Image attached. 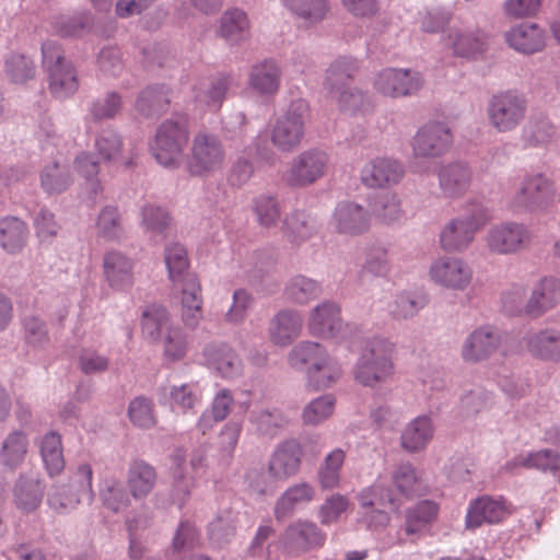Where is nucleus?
<instances>
[{"instance_id":"f257e3e1","label":"nucleus","mask_w":560,"mask_h":560,"mask_svg":"<svg viewBox=\"0 0 560 560\" xmlns=\"http://www.w3.org/2000/svg\"><path fill=\"white\" fill-rule=\"evenodd\" d=\"M164 260L168 279L182 292V318L189 328H195L202 318L201 285L197 276L189 271L186 248L172 243L165 247Z\"/></svg>"},{"instance_id":"f03ea898","label":"nucleus","mask_w":560,"mask_h":560,"mask_svg":"<svg viewBox=\"0 0 560 560\" xmlns=\"http://www.w3.org/2000/svg\"><path fill=\"white\" fill-rule=\"evenodd\" d=\"M394 350L395 345L388 338H369L353 366L354 381L369 388L389 382L395 373Z\"/></svg>"},{"instance_id":"7ed1b4c3","label":"nucleus","mask_w":560,"mask_h":560,"mask_svg":"<svg viewBox=\"0 0 560 560\" xmlns=\"http://www.w3.org/2000/svg\"><path fill=\"white\" fill-rule=\"evenodd\" d=\"M188 140V119L185 115H177L164 120L158 127L149 150L159 164L176 168L183 161Z\"/></svg>"},{"instance_id":"20e7f679","label":"nucleus","mask_w":560,"mask_h":560,"mask_svg":"<svg viewBox=\"0 0 560 560\" xmlns=\"http://www.w3.org/2000/svg\"><path fill=\"white\" fill-rule=\"evenodd\" d=\"M310 115V106L305 100L292 101L270 126L272 145L282 153L295 151L304 140Z\"/></svg>"},{"instance_id":"39448f33","label":"nucleus","mask_w":560,"mask_h":560,"mask_svg":"<svg viewBox=\"0 0 560 560\" xmlns=\"http://www.w3.org/2000/svg\"><path fill=\"white\" fill-rule=\"evenodd\" d=\"M555 197V183L544 172L525 171L515 185L509 201L514 213L536 212L546 210Z\"/></svg>"},{"instance_id":"423d86ee","label":"nucleus","mask_w":560,"mask_h":560,"mask_svg":"<svg viewBox=\"0 0 560 560\" xmlns=\"http://www.w3.org/2000/svg\"><path fill=\"white\" fill-rule=\"evenodd\" d=\"M42 63L48 74V86L54 97L63 100L77 92V70L71 61L66 59L58 43L47 40L42 44Z\"/></svg>"},{"instance_id":"0eeeda50","label":"nucleus","mask_w":560,"mask_h":560,"mask_svg":"<svg viewBox=\"0 0 560 560\" xmlns=\"http://www.w3.org/2000/svg\"><path fill=\"white\" fill-rule=\"evenodd\" d=\"M526 113L525 95L514 90L494 94L487 106L491 127L501 133L514 131L524 121Z\"/></svg>"},{"instance_id":"6e6552de","label":"nucleus","mask_w":560,"mask_h":560,"mask_svg":"<svg viewBox=\"0 0 560 560\" xmlns=\"http://www.w3.org/2000/svg\"><path fill=\"white\" fill-rule=\"evenodd\" d=\"M224 161L225 149L218 136L206 131L194 136L186 164L190 175H209L220 170Z\"/></svg>"},{"instance_id":"1a4fd4ad","label":"nucleus","mask_w":560,"mask_h":560,"mask_svg":"<svg viewBox=\"0 0 560 560\" xmlns=\"http://www.w3.org/2000/svg\"><path fill=\"white\" fill-rule=\"evenodd\" d=\"M530 240V230L524 223L516 221L493 224L485 235L486 247L493 255L516 254L524 249Z\"/></svg>"},{"instance_id":"9d476101","label":"nucleus","mask_w":560,"mask_h":560,"mask_svg":"<svg viewBox=\"0 0 560 560\" xmlns=\"http://www.w3.org/2000/svg\"><path fill=\"white\" fill-rule=\"evenodd\" d=\"M330 164L329 154L320 149H308L298 154L290 163L283 178L293 187H306L322 178Z\"/></svg>"},{"instance_id":"9b49d317","label":"nucleus","mask_w":560,"mask_h":560,"mask_svg":"<svg viewBox=\"0 0 560 560\" xmlns=\"http://www.w3.org/2000/svg\"><path fill=\"white\" fill-rule=\"evenodd\" d=\"M453 144L450 126L440 120H430L415 133L411 147L416 159H435L443 156Z\"/></svg>"},{"instance_id":"f8f14e48","label":"nucleus","mask_w":560,"mask_h":560,"mask_svg":"<svg viewBox=\"0 0 560 560\" xmlns=\"http://www.w3.org/2000/svg\"><path fill=\"white\" fill-rule=\"evenodd\" d=\"M472 276L471 267L458 257H439L429 268V278L433 283L454 291H465L470 285Z\"/></svg>"},{"instance_id":"ddd939ff","label":"nucleus","mask_w":560,"mask_h":560,"mask_svg":"<svg viewBox=\"0 0 560 560\" xmlns=\"http://www.w3.org/2000/svg\"><path fill=\"white\" fill-rule=\"evenodd\" d=\"M423 84L419 71L400 68L381 70L373 81L374 89L384 96L401 97L416 94Z\"/></svg>"},{"instance_id":"4468645a","label":"nucleus","mask_w":560,"mask_h":560,"mask_svg":"<svg viewBox=\"0 0 560 560\" xmlns=\"http://www.w3.org/2000/svg\"><path fill=\"white\" fill-rule=\"evenodd\" d=\"M503 336L491 325H482L471 330L460 348L466 363H478L491 358L502 346Z\"/></svg>"},{"instance_id":"2eb2a0df","label":"nucleus","mask_w":560,"mask_h":560,"mask_svg":"<svg viewBox=\"0 0 560 560\" xmlns=\"http://www.w3.org/2000/svg\"><path fill=\"white\" fill-rule=\"evenodd\" d=\"M488 34L478 26H452L444 37L445 45L456 57L477 59L488 50Z\"/></svg>"},{"instance_id":"dca6fc26","label":"nucleus","mask_w":560,"mask_h":560,"mask_svg":"<svg viewBox=\"0 0 560 560\" xmlns=\"http://www.w3.org/2000/svg\"><path fill=\"white\" fill-rule=\"evenodd\" d=\"M512 511L513 505L502 495H481L469 504L465 518L466 528L476 529L483 523H499Z\"/></svg>"},{"instance_id":"f3484780","label":"nucleus","mask_w":560,"mask_h":560,"mask_svg":"<svg viewBox=\"0 0 560 560\" xmlns=\"http://www.w3.org/2000/svg\"><path fill=\"white\" fill-rule=\"evenodd\" d=\"M304 457V448L295 439L279 443L269 459L268 475L273 480L284 481L298 474Z\"/></svg>"},{"instance_id":"a211bd4d","label":"nucleus","mask_w":560,"mask_h":560,"mask_svg":"<svg viewBox=\"0 0 560 560\" xmlns=\"http://www.w3.org/2000/svg\"><path fill=\"white\" fill-rule=\"evenodd\" d=\"M408 492H362L360 503L364 511V518L369 528L384 527L389 522L388 510L397 511L398 495Z\"/></svg>"},{"instance_id":"6ab92c4d","label":"nucleus","mask_w":560,"mask_h":560,"mask_svg":"<svg viewBox=\"0 0 560 560\" xmlns=\"http://www.w3.org/2000/svg\"><path fill=\"white\" fill-rule=\"evenodd\" d=\"M103 275L114 290L125 291L133 284V260L118 249H109L103 256Z\"/></svg>"},{"instance_id":"aec40b11","label":"nucleus","mask_w":560,"mask_h":560,"mask_svg":"<svg viewBox=\"0 0 560 560\" xmlns=\"http://www.w3.org/2000/svg\"><path fill=\"white\" fill-rule=\"evenodd\" d=\"M330 224L340 234L359 235L369 230L370 214L355 202L341 201L335 208Z\"/></svg>"},{"instance_id":"412c9836","label":"nucleus","mask_w":560,"mask_h":560,"mask_svg":"<svg viewBox=\"0 0 560 560\" xmlns=\"http://www.w3.org/2000/svg\"><path fill=\"white\" fill-rule=\"evenodd\" d=\"M282 540L290 551L306 552L322 547L326 535L315 523L298 520L287 527Z\"/></svg>"},{"instance_id":"4be33fe9","label":"nucleus","mask_w":560,"mask_h":560,"mask_svg":"<svg viewBox=\"0 0 560 560\" xmlns=\"http://www.w3.org/2000/svg\"><path fill=\"white\" fill-rule=\"evenodd\" d=\"M343 324L340 318L339 306L330 301H325L313 308L308 318V329L312 335L342 339Z\"/></svg>"},{"instance_id":"5701e85b","label":"nucleus","mask_w":560,"mask_h":560,"mask_svg":"<svg viewBox=\"0 0 560 560\" xmlns=\"http://www.w3.org/2000/svg\"><path fill=\"white\" fill-rule=\"evenodd\" d=\"M402 165L389 158H375L361 171V179L369 187H385L398 184L404 177Z\"/></svg>"},{"instance_id":"b1692460","label":"nucleus","mask_w":560,"mask_h":560,"mask_svg":"<svg viewBox=\"0 0 560 560\" xmlns=\"http://www.w3.org/2000/svg\"><path fill=\"white\" fill-rule=\"evenodd\" d=\"M505 40L514 50L533 55L546 46L547 33L536 23H520L505 33Z\"/></svg>"},{"instance_id":"393cba45","label":"nucleus","mask_w":560,"mask_h":560,"mask_svg":"<svg viewBox=\"0 0 560 560\" xmlns=\"http://www.w3.org/2000/svg\"><path fill=\"white\" fill-rule=\"evenodd\" d=\"M557 139L558 128L544 113L530 115L520 136L524 148H546Z\"/></svg>"},{"instance_id":"a878e982","label":"nucleus","mask_w":560,"mask_h":560,"mask_svg":"<svg viewBox=\"0 0 560 560\" xmlns=\"http://www.w3.org/2000/svg\"><path fill=\"white\" fill-rule=\"evenodd\" d=\"M206 364L224 378H235L242 374V361L226 343H209L203 348Z\"/></svg>"},{"instance_id":"bb28decb","label":"nucleus","mask_w":560,"mask_h":560,"mask_svg":"<svg viewBox=\"0 0 560 560\" xmlns=\"http://www.w3.org/2000/svg\"><path fill=\"white\" fill-rule=\"evenodd\" d=\"M560 303V279L545 277L534 287L530 298L524 306V312L534 317L553 308Z\"/></svg>"},{"instance_id":"cd10ccee","label":"nucleus","mask_w":560,"mask_h":560,"mask_svg":"<svg viewBox=\"0 0 560 560\" xmlns=\"http://www.w3.org/2000/svg\"><path fill=\"white\" fill-rule=\"evenodd\" d=\"M302 315L294 310H281L270 320L268 332L270 340L280 347L289 346L301 332Z\"/></svg>"},{"instance_id":"c85d7f7f","label":"nucleus","mask_w":560,"mask_h":560,"mask_svg":"<svg viewBox=\"0 0 560 560\" xmlns=\"http://www.w3.org/2000/svg\"><path fill=\"white\" fill-rule=\"evenodd\" d=\"M477 231L457 215L445 224L440 234V243L445 252H465L474 242Z\"/></svg>"},{"instance_id":"c756f323","label":"nucleus","mask_w":560,"mask_h":560,"mask_svg":"<svg viewBox=\"0 0 560 560\" xmlns=\"http://www.w3.org/2000/svg\"><path fill=\"white\" fill-rule=\"evenodd\" d=\"M27 224L15 215L0 218V247L8 255H19L27 245Z\"/></svg>"},{"instance_id":"7c9ffc66","label":"nucleus","mask_w":560,"mask_h":560,"mask_svg":"<svg viewBox=\"0 0 560 560\" xmlns=\"http://www.w3.org/2000/svg\"><path fill=\"white\" fill-rule=\"evenodd\" d=\"M434 435V425L431 417L418 416L407 423L400 435V445L408 453L424 450Z\"/></svg>"},{"instance_id":"2f4dec72","label":"nucleus","mask_w":560,"mask_h":560,"mask_svg":"<svg viewBox=\"0 0 560 560\" xmlns=\"http://www.w3.org/2000/svg\"><path fill=\"white\" fill-rule=\"evenodd\" d=\"M329 355L327 350L318 342L301 341L288 354V362L296 371L315 372Z\"/></svg>"},{"instance_id":"473e14b6","label":"nucleus","mask_w":560,"mask_h":560,"mask_svg":"<svg viewBox=\"0 0 560 560\" xmlns=\"http://www.w3.org/2000/svg\"><path fill=\"white\" fill-rule=\"evenodd\" d=\"M471 183V171L462 162L443 166L439 173V184L446 197L457 198L464 195Z\"/></svg>"},{"instance_id":"72a5a7b5","label":"nucleus","mask_w":560,"mask_h":560,"mask_svg":"<svg viewBox=\"0 0 560 560\" xmlns=\"http://www.w3.org/2000/svg\"><path fill=\"white\" fill-rule=\"evenodd\" d=\"M250 22L247 13L238 8L224 11L220 18L219 36L230 45H237L249 38Z\"/></svg>"},{"instance_id":"f704fd0d","label":"nucleus","mask_w":560,"mask_h":560,"mask_svg":"<svg viewBox=\"0 0 560 560\" xmlns=\"http://www.w3.org/2000/svg\"><path fill=\"white\" fill-rule=\"evenodd\" d=\"M281 70L275 60H264L252 66L248 84L260 95H272L280 86Z\"/></svg>"},{"instance_id":"c9c22d12","label":"nucleus","mask_w":560,"mask_h":560,"mask_svg":"<svg viewBox=\"0 0 560 560\" xmlns=\"http://www.w3.org/2000/svg\"><path fill=\"white\" fill-rule=\"evenodd\" d=\"M233 82L230 74L220 73L202 82L196 90L195 98L209 110H219Z\"/></svg>"},{"instance_id":"e433bc0d","label":"nucleus","mask_w":560,"mask_h":560,"mask_svg":"<svg viewBox=\"0 0 560 560\" xmlns=\"http://www.w3.org/2000/svg\"><path fill=\"white\" fill-rule=\"evenodd\" d=\"M527 350L535 358L547 361L560 360V330L542 329L528 335Z\"/></svg>"},{"instance_id":"4c0bfd02","label":"nucleus","mask_w":560,"mask_h":560,"mask_svg":"<svg viewBox=\"0 0 560 560\" xmlns=\"http://www.w3.org/2000/svg\"><path fill=\"white\" fill-rule=\"evenodd\" d=\"M171 103V90L165 84L149 85L143 89L136 100L137 112L144 116L165 112Z\"/></svg>"},{"instance_id":"58836bf2","label":"nucleus","mask_w":560,"mask_h":560,"mask_svg":"<svg viewBox=\"0 0 560 560\" xmlns=\"http://www.w3.org/2000/svg\"><path fill=\"white\" fill-rule=\"evenodd\" d=\"M320 294L322 284L304 275H295L290 278L283 290V295L289 302L300 305L310 303Z\"/></svg>"},{"instance_id":"ea45409f","label":"nucleus","mask_w":560,"mask_h":560,"mask_svg":"<svg viewBox=\"0 0 560 560\" xmlns=\"http://www.w3.org/2000/svg\"><path fill=\"white\" fill-rule=\"evenodd\" d=\"M283 4L307 26L324 21L330 11L329 0H283Z\"/></svg>"},{"instance_id":"a19ab883","label":"nucleus","mask_w":560,"mask_h":560,"mask_svg":"<svg viewBox=\"0 0 560 560\" xmlns=\"http://www.w3.org/2000/svg\"><path fill=\"white\" fill-rule=\"evenodd\" d=\"M283 224L285 234L295 244L310 240L318 229L316 219L302 210H294L288 214Z\"/></svg>"},{"instance_id":"79ce46f5","label":"nucleus","mask_w":560,"mask_h":560,"mask_svg":"<svg viewBox=\"0 0 560 560\" xmlns=\"http://www.w3.org/2000/svg\"><path fill=\"white\" fill-rule=\"evenodd\" d=\"M173 326L170 313L162 306H149L142 314V332L153 342L160 341Z\"/></svg>"},{"instance_id":"37998d69","label":"nucleus","mask_w":560,"mask_h":560,"mask_svg":"<svg viewBox=\"0 0 560 560\" xmlns=\"http://www.w3.org/2000/svg\"><path fill=\"white\" fill-rule=\"evenodd\" d=\"M427 304L423 294L404 291L394 296L388 303V314L395 319H408L416 316Z\"/></svg>"},{"instance_id":"c03bdc74","label":"nucleus","mask_w":560,"mask_h":560,"mask_svg":"<svg viewBox=\"0 0 560 560\" xmlns=\"http://www.w3.org/2000/svg\"><path fill=\"white\" fill-rule=\"evenodd\" d=\"M74 167L79 175L85 179L88 195L95 202L103 192V186L97 178L100 172L98 162L92 153L81 152L74 160Z\"/></svg>"},{"instance_id":"a18cd8bd","label":"nucleus","mask_w":560,"mask_h":560,"mask_svg":"<svg viewBox=\"0 0 560 560\" xmlns=\"http://www.w3.org/2000/svg\"><path fill=\"white\" fill-rule=\"evenodd\" d=\"M337 399L332 394L320 395L308 401L302 410L305 425L317 427L327 421L335 412Z\"/></svg>"},{"instance_id":"49530a36","label":"nucleus","mask_w":560,"mask_h":560,"mask_svg":"<svg viewBox=\"0 0 560 560\" xmlns=\"http://www.w3.org/2000/svg\"><path fill=\"white\" fill-rule=\"evenodd\" d=\"M140 225L150 237H163L171 223L168 212L154 203H147L140 210Z\"/></svg>"},{"instance_id":"de8ad7c7","label":"nucleus","mask_w":560,"mask_h":560,"mask_svg":"<svg viewBox=\"0 0 560 560\" xmlns=\"http://www.w3.org/2000/svg\"><path fill=\"white\" fill-rule=\"evenodd\" d=\"M359 70V61L352 57L341 56L334 60L326 70L325 86L334 92L345 88L346 81L352 79Z\"/></svg>"},{"instance_id":"09e8293b","label":"nucleus","mask_w":560,"mask_h":560,"mask_svg":"<svg viewBox=\"0 0 560 560\" xmlns=\"http://www.w3.org/2000/svg\"><path fill=\"white\" fill-rule=\"evenodd\" d=\"M40 455L50 476L59 475L65 468L61 436L55 431L46 433L40 442Z\"/></svg>"},{"instance_id":"8fccbe9b","label":"nucleus","mask_w":560,"mask_h":560,"mask_svg":"<svg viewBox=\"0 0 560 560\" xmlns=\"http://www.w3.org/2000/svg\"><path fill=\"white\" fill-rule=\"evenodd\" d=\"M252 211L256 222L265 229L277 226L282 213L278 199L269 194L255 197L252 201Z\"/></svg>"},{"instance_id":"3c124183","label":"nucleus","mask_w":560,"mask_h":560,"mask_svg":"<svg viewBox=\"0 0 560 560\" xmlns=\"http://www.w3.org/2000/svg\"><path fill=\"white\" fill-rule=\"evenodd\" d=\"M392 270L388 248L382 243H373L366 247L361 267L363 275L386 277Z\"/></svg>"},{"instance_id":"603ef678","label":"nucleus","mask_w":560,"mask_h":560,"mask_svg":"<svg viewBox=\"0 0 560 560\" xmlns=\"http://www.w3.org/2000/svg\"><path fill=\"white\" fill-rule=\"evenodd\" d=\"M96 234L106 241H118L124 235L121 213L116 206H105L101 209L96 223Z\"/></svg>"},{"instance_id":"864d4df0","label":"nucleus","mask_w":560,"mask_h":560,"mask_svg":"<svg viewBox=\"0 0 560 560\" xmlns=\"http://www.w3.org/2000/svg\"><path fill=\"white\" fill-rule=\"evenodd\" d=\"M72 184L69 167L57 161L46 165L40 173V186L49 195L60 194Z\"/></svg>"},{"instance_id":"5fc2aeb1","label":"nucleus","mask_w":560,"mask_h":560,"mask_svg":"<svg viewBox=\"0 0 560 560\" xmlns=\"http://www.w3.org/2000/svg\"><path fill=\"white\" fill-rule=\"evenodd\" d=\"M345 458L346 453L341 448H335L325 456L317 472L318 481L323 489L328 490L339 487Z\"/></svg>"},{"instance_id":"6e6d98bb","label":"nucleus","mask_w":560,"mask_h":560,"mask_svg":"<svg viewBox=\"0 0 560 560\" xmlns=\"http://www.w3.org/2000/svg\"><path fill=\"white\" fill-rule=\"evenodd\" d=\"M27 435L20 430L11 432L3 441L0 450V459L3 465L16 467L20 465L27 453Z\"/></svg>"},{"instance_id":"4d7b16f0","label":"nucleus","mask_w":560,"mask_h":560,"mask_svg":"<svg viewBox=\"0 0 560 560\" xmlns=\"http://www.w3.org/2000/svg\"><path fill=\"white\" fill-rule=\"evenodd\" d=\"M371 208L375 217L385 224L398 222L405 217L399 198L392 192L377 195L371 202Z\"/></svg>"},{"instance_id":"13d9d810","label":"nucleus","mask_w":560,"mask_h":560,"mask_svg":"<svg viewBox=\"0 0 560 560\" xmlns=\"http://www.w3.org/2000/svg\"><path fill=\"white\" fill-rule=\"evenodd\" d=\"M438 512L439 505L435 502L430 500L419 502L406 514V533L408 535L417 534L436 518Z\"/></svg>"},{"instance_id":"bf43d9fd","label":"nucleus","mask_w":560,"mask_h":560,"mask_svg":"<svg viewBox=\"0 0 560 560\" xmlns=\"http://www.w3.org/2000/svg\"><path fill=\"white\" fill-rule=\"evenodd\" d=\"M158 480L155 468L143 459L132 460L128 467L127 483L130 490H152Z\"/></svg>"},{"instance_id":"052dcab7","label":"nucleus","mask_w":560,"mask_h":560,"mask_svg":"<svg viewBox=\"0 0 560 560\" xmlns=\"http://www.w3.org/2000/svg\"><path fill=\"white\" fill-rule=\"evenodd\" d=\"M121 108V95L116 91H108L91 103L89 113L95 121L107 120L115 118Z\"/></svg>"},{"instance_id":"680f3d73","label":"nucleus","mask_w":560,"mask_h":560,"mask_svg":"<svg viewBox=\"0 0 560 560\" xmlns=\"http://www.w3.org/2000/svg\"><path fill=\"white\" fill-rule=\"evenodd\" d=\"M341 366L328 355L319 368L313 373H307V385L315 390H323L331 387L341 376Z\"/></svg>"},{"instance_id":"e2e57ef3","label":"nucleus","mask_w":560,"mask_h":560,"mask_svg":"<svg viewBox=\"0 0 560 560\" xmlns=\"http://www.w3.org/2000/svg\"><path fill=\"white\" fill-rule=\"evenodd\" d=\"M249 421L259 433L266 435H276L287 423L285 417L277 408L253 410L249 415Z\"/></svg>"},{"instance_id":"0e129e2a","label":"nucleus","mask_w":560,"mask_h":560,"mask_svg":"<svg viewBox=\"0 0 560 560\" xmlns=\"http://www.w3.org/2000/svg\"><path fill=\"white\" fill-rule=\"evenodd\" d=\"M160 342L163 345V355L170 362L179 361L187 353V335L179 326H173V328L168 329Z\"/></svg>"},{"instance_id":"69168bd1","label":"nucleus","mask_w":560,"mask_h":560,"mask_svg":"<svg viewBox=\"0 0 560 560\" xmlns=\"http://www.w3.org/2000/svg\"><path fill=\"white\" fill-rule=\"evenodd\" d=\"M168 396L174 410L186 411L199 404L201 392L198 384L187 383L172 386Z\"/></svg>"},{"instance_id":"338daca9","label":"nucleus","mask_w":560,"mask_h":560,"mask_svg":"<svg viewBox=\"0 0 560 560\" xmlns=\"http://www.w3.org/2000/svg\"><path fill=\"white\" fill-rule=\"evenodd\" d=\"M128 417L135 427L150 429L155 425L156 420L153 411L152 399L138 396L128 406Z\"/></svg>"},{"instance_id":"774afa93","label":"nucleus","mask_w":560,"mask_h":560,"mask_svg":"<svg viewBox=\"0 0 560 560\" xmlns=\"http://www.w3.org/2000/svg\"><path fill=\"white\" fill-rule=\"evenodd\" d=\"M477 232L483 228L493 218V212L489 202L485 198H470L464 208V213L459 214Z\"/></svg>"}]
</instances>
